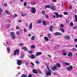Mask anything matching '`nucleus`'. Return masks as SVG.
Masks as SVG:
<instances>
[{
  "label": "nucleus",
  "mask_w": 77,
  "mask_h": 77,
  "mask_svg": "<svg viewBox=\"0 0 77 77\" xmlns=\"http://www.w3.org/2000/svg\"><path fill=\"white\" fill-rule=\"evenodd\" d=\"M48 37L49 38H50H50H51V35H50V33H49L48 34Z\"/></svg>",
  "instance_id": "obj_29"
},
{
  "label": "nucleus",
  "mask_w": 77,
  "mask_h": 77,
  "mask_svg": "<svg viewBox=\"0 0 77 77\" xmlns=\"http://www.w3.org/2000/svg\"><path fill=\"white\" fill-rule=\"evenodd\" d=\"M46 17L47 18H48V15L47 14H46Z\"/></svg>",
  "instance_id": "obj_49"
},
{
  "label": "nucleus",
  "mask_w": 77,
  "mask_h": 77,
  "mask_svg": "<svg viewBox=\"0 0 77 77\" xmlns=\"http://www.w3.org/2000/svg\"><path fill=\"white\" fill-rule=\"evenodd\" d=\"M72 50H73L74 51H77V49H73Z\"/></svg>",
  "instance_id": "obj_54"
},
{
  "label": "nucleus",
  "mask_w": 77,
  "mask_h": 77,
  "mask_svg": "<svg viewBox=\"0 0 77 77\" xmlns=\"http://www.w3.org/2000/svg\"><path fill=\"white\" fill-rule=\"evenodd\" d=\"M55 35H57V36L58 35L59 36H61L62 35V34L60 32H57L55 33Z\"/></svg>",
  "instance_id": "obj_6"
},
{
  "label": "nucleus",
  "mask_w": 77,
  "mask_h": 77,
  "mask_svg": "<svg viewBox=\"0 0 77 77\" xmlns=\"http://www.w3.org/2000/svg\"><path fill=\"white\" fill-rule=\"evenodd\" d=\"M36 23H41V21L39 20H38L36 21Z\"/></svg>",
  "instance_id": "obj_21"
},
{
  "label": "nucleus",
  "mask_w": 77,
  "mask_h": 77,
  "mask_svg": "<svg viewBox=\"0 0 77 77\" xmlns=\"http://www.w3.org/2000/svg\"><path fill=\"white\" fill-rule=\"evenodd\" d=\"M20 29V27L18 26H17L16 27V29Z\"/></svg>",
  "instance_id": "obj_45"
},
{
  "label": "nucleus",
  "mask_w": 77,
  "mask_h": 77,
  "mask_svg": "<svg viewBox=\"0 0 77 77\" xmlns=\"http://www.w3.org/2000/svg\"><path fill=\"white\" fill-rule=\"evenodd\" d=\"M42 52H38L36 53L35 55L36 56H39V55H41V54H42Z\"/></svg>",
  "instance_id": "obj_8"
},
{
  "label": "nucleus",
  "mask_w": 77,
  "mask_h": 77,
  "mask_svg": "<svg viewBox=\"0 0 77 77\" xmlns=\"http://www.w3.org/2000/svg\"><path fill=\"white\" fill-rule=\"evenodd\" d=\"M23 0H20V2H23Z\"/></svg>",
  "instance_id": "obj_64"
},
{
  "label": "nucleus",
  "mask_w": 77,
  "mask_h": 77,
  "mask_svg": "<svg viewBox=\"0 0 77 77\" xmlns=\"http://www.w3.org/2000/svg\"><path fill=\"white\" fill-rule=\"evenodd\" d=\"M17 64L19 66L22 64V61L21 60H18L17 61Z\"/></svg>",
  "instance_id": "obj_5"
},
{
  "label": "nucleus",
  "mask_w": 77,
  "mask_h": 77,
  "mask_svg": "<svg viewBox=\"0 0 77 77\" xmlns=\"http://www.w3.org/2000/svg\"><path fill=\"white\" fill-rule=\"evenodd\" d=\"M48 56L49 57L51 58V55H48Z\"/></svg>",
  "instance_id": "obj_61"
},
{
  "label": "nucleus",
  "mask_w": 77,
  "mask_h": 77,
  "mask_svg": "<svg viewBox=\"0 0 77 77\" xmlns=\"http://www.w3.org/2000/svg\"><path fill=\"white\" fill-rule=\"evenodd\" d=\"M35 37L34 36H32L31 38V39L33 40V41L35 40Z\"/></svg>",
  "instance_id": "obj_30"
},
{
  "label": "nucleus",
  "mask_w": 77,
  "mask_h": 77,
  "mask_svg": "<svg viewBox=\"0 0 77 77\" xmlns=\"http://www.w3.org/2000/svg\"><path fill=\"white\" fill-rule=\"evenodd\" d=\"M29 29H32V23H31L29 26Z\"/></svg>",
  "instance_id": "obj_17"
},
{
  "label": "nucleus",
  "mask_w": 77,
  "mask_h": 77,
  "mask_svg": "<svg viewBox=\"0 0 77 77\" xmlns=\"http://www.w3.org/2000/svg\"><path fill=\"white\" fill-rule=\"evenodd\" d=\"M53 26H51L50 27H49V30L51 32H53Z\"/></svg>",
  "instance_id": "obj_10"
},
{
  "label": "nucleus",
  "mask_w": 77,
  "mask_h": 77,
  "mask_svg": "<svg viewBox=\"0 0 77 77\" xmlns=\"http://www.w3.org/2000/svg\"><path fill=\"white\" fill-rule=\"evenodd\" d=\"M64 15H68V13L67 12H65L63 13Z\"/></svg>",
  "instance_id": "obj_40"
},
{
  "label": "nucleus",
  "mask_w": 77,
  "mask_h": 77,
  "mask_svg": "<svg viewBox=\"0 0 77 77\" xmlns=\"http://www.w3.org/2000/svg\"><path fill=\"white\" fill-rule=\"evenodd\" d=\"M16 54H17V51L16 50H14V56H15Z\"/></svg>",
  "instance_id": "obj_26"
},
{
  "label": "nucleus",
  "mask_w": 77,
  "mask_h": 77,
  "mask_svg": "<svg viewBox=\"0 0 77 77\" xmlns=\"http://www.w3.org/2000/svg\"><path fill=\"white\" fill-rule=\"evenodd\" d=\"M15 50L17 51V52H20V50L18 49H16Z\"/></svg>",
  "instance_id": "obj_48"
},
{
  "label": "nucleus",
  "mask_w": 77,
  "mask_h": 77,
  "mask_svg": "<svg viewBox=\"0 0 77 77\" xmlns=\"http://www.w3.org/2000/svg\"><path fill=\"white\" fill-rule=\"evenodd\" d=\"M69 9H71V8H72V7L70 6L69 7Z\"/></svg>",
  "instance_id": "obj_57"
},
{
  "label": "nucleus",
  "mask_w": 77,
  "mask_h": 77,
  "mask_svg": "<svg viewBox=\"0 0 77 77\" xmlns=\"http://www.w3.org/2000/svg\"><path fill=\"white\" fill-rule=\"evenodd\" d=\"M4 5L5 7H7V6H8V5H7V3H5L4 4Z\"/></svg>",
  "instance_id": "obj_33"
},
{
  "label": "nucleus",
  "mask_w": 77,
  "mask_h": 77,
  "mask_svg": "<svg viewBox=\"0 0 77 77\" xmlns=\"http://www.w3.org/2000/svg\"><path fill=\"white\" fill-rule=\"evenodd\" d=\"M24 32L25 33L26 32H27V30H26V29L25 28H24Z\"/></svg>",
  "instance_id": "obj_43"
},
{
  "label": "nucleus",
  "mask_w": 77,
  "mask_h": 77,
  "mask_svg": "<svg viewBox=\"0 0 77 77\" xmlns=\"http://www.w3.org/2000/svg\"><path fill=\"white\" fill-rule=\"evenodd\" d=\"M42 22L43 25H44L45 26H47V23H46V22H45V21L43 20Z\"/></svg>",
  "instance_id": "obj_16"
},
{
  "label": "nucleus",
  "mask_w": 77,
  "mask_h": 77,
  "mask_svg": "<svg viewBox=\"0 0 77 77\" xmlns=\"http://www.w3.org/2000/svg\"><path fill=\"white\" fill-rule=\"evenodd\" d=\"M16 33L17 35H20V32L19 31H18L16 32Z\"/></svg>",
  "instance_id": "obj_25"
},
{
  "label": "nucleus",
  "mask_w": 77,
  "mask_h": 77,
  "mask_svg": "<svg viewBox=\"0 0 77 77\" xmlns=\"http://www.w3.org/2000/svg\"><path fill=\"white\" fill-rule=\"evenodd\" d=\"M25 65H26L27 66V65H29V63H28V62H26L25 63Z\"/></svg>",
  "instance_id": "obj_44"
},
{
  "label": "nucleus",
  "mask_w": 77,
  "mask_h": 77,
  "mask_svg": "<svg viewBox=\"0 0 77 77\" xmlns=\"http://www.w3.org/2000/svg\"><path fill=\"white\" fill-rule=\"evenodd\" d=\"M53 74L54 75H57V74L56 72L53 73Z\"/></svg>",
  "instance_id": "obj_41"
},
{
  "label": "nucleus",
  "mask_w": 77,
  "mask_h": 77,
  "mask_svg": "<svg viewBox=\"0 0 77 77\" xmlns=\"http://www.w3.org/2000/svg\"><path fill=\"white\" fill-rule=\"evenodd\" d=\"M77 28V26H75V27H73V29H76Z\"/></svg>",
  "instance_id": "obj_59"
},
{
  "label": "nucleus",
  "mask_w": 77,
  "mask_h": 77,
  "mask_svg": "<svg viewBox=\"0 0 77 77\" xmlns=\"http://www.w3.org/2000/svg\"><path fill=\"white\" fill-rule=\"evenodd\" d=\"M60 30L61 31V32H62V33H64V32H65V31L64 30V29L63 28H61L60 29Z\"/></svg>",
  "instance_id": "obj_23"
},
{
  "label": "nucleus",
  "mask_w": 77,
  "mask_h": 77,
  "mask_svg": "<svg viewBox=\"0 0 77 77\" xmlns=\"http://www.w3.org/2000/svg\"><path fill=\"white\" fill-rule=\"evenodd\" d=\"M32 10H31V12L32 14H35L36 12V9L34 7L32 8H31Z\"/></svg>",
  "instance_id": "obj_4"
},
{
  "label": "nucleus",
  "mask_w": 77,
  "mask_h": 77,
  "mask_svg": "<svg viewBox=\"0 0 77 77\" xmlns=\"http://www.w3.org/2000/svg\"><path fill=\"white\" fill-rule=\"evenodd\" d=\"M65 64L66 65H68V66H69V65H70V63H66V62L65 63Z\"/></svg>",
  "instance_id": "obj_32"
},
{
  "label": "nucleus",
  "mask_w": 77,
  "mask_h": 77,
  "mask_svg": "<svg viewBox=\"0 0 77 77\" xmlns=\"http://www.w3.org/2000/svg\"><path fill=\"white\" fill-rule=\"evenodd\" d=\"M55 14L56 15V17L57 18L59 17V14H58V13L55 12Z\"/></svg>",
  "instance_id": "obj_12"
},
{
  "label": "nucleus",
  "mask_w": 77,
  "mask_h": 77,
  "mask_svg": "<svg viewBox=\"0 0 77 77\" xmlns=\"http://www.w3.org/2000/svg\"><path fill=\"white\" fill-rule=\"evenodd\" d=\"M63 56H66V55L67 54V53H63Z\"/></svg>",
  "instance_id": "obj_38"
},
{
  "label": "nucleus",
  "mask_w": 77,
  "mask_h": 77,
  "mask_svg": "<svg viewBox=\"0 0 77 77\" xmlns=\"http://www.w3.org/2000/svg\"><path fill=\"white\" fill-rule=\"evenodd\" d=\"M31 58H32V59H35V55L33 54H32L31 55Z\"/></svg>",
  "instance_id": "obj_20"
},
{
  "label": "nucleus",
  "mask_w": 77,
  "mask_h": 77,
  "mask_svg": "<svg viewBox=\"0 0 77 77\" xmlns=\"http://www.w3.org/2000/svg\"><path fill=\"white\" fill-rule=\"evenodd\" d=\"M52 1L53 2H56V0H52Z\"/></svg>",
  "instance_id": "obj_55"
},
{
  "label": "nucleus",
  "mask_w": 77,
  "mask_h": 77,
  "mask_svg": "<svg viewBox=\"0 0 77 77\" xmlns=\"http://www.w3.org/2000/svg\"><path fill=\"white\" fill-rule=\"evenodd\" d=\"M7 50H8V52H9V51H10V49L9 48V47H8Z\"/></svg>",
  "instance_id": "obj_42"
},
{
  "label": "nucleus",
  "mask_w": 77,
  "mask_h": 77,
  "mask_svg": "<svg viewBox=\"0 0 77 77\" xmlns=\"http://www.w3.org/2000/svg\"><path fill=\"white\" fill-rule=\"evenodd\" d=\"M31 64L32 65V66H34V64H33V63H32L31 62Z\"/></svg>",
  "instance_id": "obj_51"
},
{
  "label": "nucleus",
  "mask_w": 77,
  "mask_h": 77,
  "mask_svg": "<svg viewBox=\"0 0 77 77\" xmlns=\"http://www.w3.org/2000/svg\"><path fill=\"white\" fill-rule=\"evenodd\" d=\"M27 3L26 2H25L24 3V6L26 7L27 6V5H26Z\"/></svg>",
  "instance_id": "obj_34"
},
{
  "label": "nucleus",
  "mask_w": 77,
  "mask_h": 77,
  "mask_svg": "<svg viewBox=\"0 0 77 77\" xmlns=\"http://www.w3.org/2000/svg\"><path fill=\"white\" fill-rule=\"evenodd\" d=\"M2 9L0 8V14H2Z\"/></svg>",
  "instance_id": "obj_39"
},
{
  "label": "nucleus",
  "mask_w": 77,
  "mask_h": 77,
  "mask_svg": "<svg viewBox=\"0 0 77 77\" xmlns=\"http://www.w3.org/2000/svg\"><path fill=\"white\" fill-rule=\"evenodd\" d=\"M59 17H60V18H62V16L61 14H60L59 15Z\"/></svg>",
  "instance_id": "obj_53"
},
{
  "label": "nucleus",
  "mask_w": 77,
  "mask_h": 77,
  "mask_svg": "<svg viewBox=\"0 0 77 77\" xmlns=\"http://www.w3.org/2000/svg\"><path fill=\"white\" fill-rule=\"evenodd\" d=\"M68 56L70 57H72V53L71 52H69L68 54Z\"/></svg>",
  "instance_id": "obj_7"
},
{
  "label": "nucleus",
  "mask_w": 77,
  "mask_h": 77,
  "mask_svg": "<svg viewBox=\"0 0 77 77\" xmlns=\"http://www.w3.org/2000/svg\"><path fill=\"white\" fill-rule=\"evenodd\" d=\"M72 66H70L69 68L67 67V69L68 70H69V71H71V70H72Z\"/></svg>",
  "instance_id": "obj_11"
},
{
  "label": "nucleus",
  "mask_w": 77,
  "mask_h": 77,
  "mask_svg": "<svg viewBox=\"0 0 77 77\" xmlns=\"http://www.w3.org/2000/svg\"><path fill=\"white\" fill-rule=\"evenodd\" d=\"M13 17L15 18V17H17V14H14V15H13Z\"/></svg>",
  "instance_id": "obj_31"
},
{
  "label": "nucleus",
  "mask_w": 77,
  "mask_h": 77,
  "mask_svg": "<svg viewBox=\"0 0 77 77\" xmlns=\"http://www.w3.org/2000/svg\"><path fill=\"white\" fill-rule=\"evenodd\" d=\"M31 47L32 48H34L35 47V46L34 45H32L31 46Z\"/></svg>",
  "instance_id": "obj_35"
},
{
  "label": "nucleus",
  "mask_w": 77,
  "mask_h": 77,
  "mask_svg": "<svg viewBox=\"0 0 77 77\" xmlns=\"http://www.w3.org/2000/svg\"><path fill=\"white\" fill-rule=\"evenodd\" d=\"M70 26H71V27H72L73 26H74V24H73V23L72 22H71L70 23Z\"/></svg>",
  "instance_id": "obj_27"
},
{
  "label": "nucleus",
  "mask_w": 77,
  "mask_h": 77,
  "mask_svg": "<svg viewBox=\"0 0 77 77\" xmlns=\"http://www.w3.org/2000/svg\"><path fill=\"white\" fill-rule=\"evenodd\" d=\"M51 8V9H52V10H53V11H55L56 10V8L54 6H52Z\"/></svg>",
  "instance_id": "obj_14"
},
{
  "label": "nucleus",
  "mask_w": 77,
  "mask_h": 77,
  "mask_svg": "<svg viewBox=\"0 0 77 77\" xmlns=\"http://www.w3.org/2000/svg\"><path fill=\"white\" fill-rule=\"evenodd\" d=\"M22 48L23 49V50H24V51H27L28 50L27 49V48H26L25 47H22Z\"/></svg>",
  "instance_id": "obj_15"
},
{
  "label": "nucleus",
  "mask_w": 77,
  "mask_h": 77,
  "mask_svg": "<svg viewBox=\"0 0 77 77\" xmlns=\"http://www.w3.org/2000/svg\"><path fill=\"white\" fill-rule=\"evenodd\" d=\"M61 67L60 63H57L53 67H51V69L52 71H54V70L57 69V68H60Z\"/></svg>",
  "instance_id": "obj_1"
},
{
  "label": "nucleus",
  "mask_w": 77,
  "mask_h": 77,
  "mask_svg": "<svg viewBox=\"0 0 77 77\" xmlns=\"http://www.w3.org/2000/svg\"><path fill=\"white\" fill-rule=\"evenodd\" d=\"M75 18H77V16L76 15H75Z\"/></svg>",
  "instance_id": "obj_60"
},
{
  "label": "nucleus",
  "mask_w": 77,
  "mask_h": 77,
  "mask_svg": "<svg viewBox=\"0 0 77 77\" xmlns=\"http://www.w3.org/2000/svg\"><path fill=\"white\" fill-rule=\"evenodd\" d=\"M10 35L12 37V39H15V33L14 32H10Z\"/></svg>",
  "instance_id": "obj_3"
},
{
  "label": "nucleus",
  "mask_w": 77,
  "mask_h": 77,
  "mask_svg": "<svg viewBox=\"0 0 77 77\" xmlns=\"http://www.w3.org/2000/svg\"><path fill=\"white\" fill-rule=\"evenodd\" d=\"M41 13L42 14H43V15H45V11H43L41 12Z\"/></svg>",
  "instance_id": "obj_18"
},
{
  "label": "nucleus",
  "mask_w": 77,
  "mask_h": 77,
  "mask_svg": "<svg viewBox=\"0 0 77 77\" xmlns=\"http://www.w3.org/2000/svg\"><path fill=\"white\" fill-rule=\"evenodd\" d=\"M19 46H22L23 45V44L22 43H20L18 45Z\"/></svg>",
  "instance_id": "obj_46"
},
{
  "label": "nucleus",
  "mask_w": 77,
  "mask_h": 77,
  "mask_svg": "<svg viewBox=\"0 0 77 77\" xmlns=\"http://www.w3.org/2000/svg\"><path fill=\"white\" fill-rule=\"evenodd\" d=\"M74 41L75 42H77V38H75L74 39Z\"/></svg>",
  "instance_id": "obj_52"
},
{
  "label": "nucleus",
  "mask_w": 77,
  "mask_h": 77,
  "mask_svg": "<svg viewBox=\"0 0 77 77\" xmlns=\"http://www.w3.org/2000/svg\"><path fill=\"white\" fill-rule=\"evenodd\" d=\"M28 77H32V75L31 74H29Z\"/></svg>",
  "instance_id": "obj_47"
},
{
  "label": "nucleus",
  "mask_w": 77,
  "mask_h": 77,
  "mask_svg": "<svg viewBox=\"0 0 77 77\" xmlns=\"http://www.w3.org/2000/svg\"><path fill=\"white\" fill-rule=\"evenodd\" d=\"M50 8V5H47L45 7V8Z\"/></svg>",
  "instance_id": "obj_28"
},
{
  "label": "nucleus",
  "mask_w": 77,
  "mask_h": 77,
  "mask_svg": "<svg viewBox=\"0 0 77 77\" xmlns=\"http://www.w3.org/2000/svg\"><path fill=\"white\" fill-rule=\"evenodd\" d=\"M31 36V34H28V36H29L30 37V36Z\"/></svg>",
  "instance_id": "obj_63"
},
{
  "label": "nucleus",
  "mask_w": 77,
  "mask_h": 77,
  "mask_svg": "<svg viewBox=\"0 0 77 77\" xmlns=\"http://www.w3.org/2000/svg\"><path fill=\"white\" fill-rule=\"evenodd\" d=\"M64 26L63 24H61L60 25L61 27H63Z\"/></svg>",
  "instance_id": "obj_50"
},
{
  "label": "nucleus",
  "mask_w": 77,
  "mask_h": 77,
  "mask_svg": "<svg viewBox=\"0 0 77 77\" xmlns=\"http://www.w3.org/2000/svg\"><path fill=\"white\" fill-rule=\"evenodd\" d=\"M21 15L22 17H24L26 15V14L24 13H21Z\"/></svg>",
  "instance_id": "obj_19"
},
{
  "label": "nucleus",
  "mask_w": 77,
  "mask_h": 77,
  "mask_svg": "<svg viewBox=\"0 0 77 77\" xmlns=\"http://www.w3.org/2000/svg\"><path fill=\"white\" fill-rule=\"evenodd\" d=\"M64 38L66 40H67V41H68V40H69L70 39V37L69 36H65Z\"/></svg>",
  "instance_id": "obj_9"
},
{
  "label": "nucleus",
  "mask_w": 77,
  "mask_h": 77,
  "mask_svg": "<svg viewBox=\"0 0 77 77\" xmlns=\"http://www.w3.org/2000/svg\"><path fill=\"white\" fill-rule=\"evenodd\" d=\"M44 38L45 41H48V38H47V37H45Z\"/></svg>",
  "instance_id": "obj_24"
},
{
  "label": "nucleus",
  "mask_w": 77,
  "mask_h": 77,
  "mask_svg": "<svg viewBox=\"0 0 77 77\" xmlns=\"http://www.w3.org/2000/svg\"><path fill=\"white\" fill-rule=\"evenodd\" d=\"M32 72L33 73H34V74H37L38 73V71L35 69H34L32 70Z\"/></svg>",
  "instance_id": "obj_13"
},
{
  "label": "nucleus",
  "mask_w": 77,
  "mask_h": 77,
  "mask_svg": "<svg viewBox=\"0 0 77 77\" xmlns=\"http://www.w3.org/2000/svg\"><path fill=\"white\" fill-rule=\"evenodd\" d=\"M8 23H11V21L9 20H8Z\"/></svg>",
  "instance_id": "obj_62"
},
{
  "label": "nucleus",
  "mask_w": 77,
  "mask_h": 77,
  "mask_svg": "<svg viewBox=\"0 0 77 77\" xmlns=\"http://www.w3.org/2000/svg\"><path fill=\"white\" fill-rule=\"evenodd\" d=\"M29 54H32L33 53V52L31 51H29Z\"/></svg>",
  "instance_id": "obj_37"
},
{
  "label": "nucleus",
  "mask_w": 77,
  "mask_h": 77,
  "mask_svg": "<svg viewBox=\"0 0 77 77\" xmlns=\"http://www.w3.org/2000/svg\"><path fill=\"white\" fill-rule=\"evenodd\" d=\"M21 77H26V75L25 74L22 75Z\"/></svg>",
  "instance_id": "obj_36"
},
{
  "label": "nucleus",
  "mask_w": 77,
  "mask_h": 77,
  "mask_svg": "<svg viewBox=\"0 0 77 77\" xmlns=\"http://www.w3.org/2000/svg\"><path fill=\"white\" fill-rule=\"evenodd\" d=\"M75 22H77V18H75Z\"/></svg>",
  "instance_id": "obj_58"
},
{
  "label": "nucleus",
  "mask_w": 77,
  "mask_h": 77,
  "mask_svg": "<svg viewBox=\"0 0 77 77\" xmlns=\"http://www.w3.org/2000/svg\"><path fill=\"white\" fill-rule=\"evenodd\" d=\"M35 63H39V62L38 61H36V62H35Z\"/></svg>",
  "instance_id": "obj_56"
},
{
  "label": "nucleus",
  "mask_w": 77,
  "mask_h": 77,
  "mask_svg": "<svg viewBox=\"0 0 77 77\" xmlns=\"http://www.w3.org/2000/svg\"><path fill=\"white\" fill-rule=\"evenodd\" d=\"M37 71H38V73H39V74H42V72H41V71L40 69H38L37 70Z\"/></svg>",
  "instance_id": "obj_22"
},
{
  "label": "nucleus",
  "mask_w": 77,
  "mask_h": 77,
  "mask_svg": "<svg viewBox=\"0 0 77 77\" xmlns=\"http://www.w3.org/2000/svg\"><path fill=\"white\" fill-rule=\"evenodd\" d=\"M46 66L47 67V69L48 70V71H46V75H48L50 76L51 75V70L49 69L48 68V66L47 65V64H46Z\"/></svg>",
  "instance_id": "obj_2"
}]
</instances>
